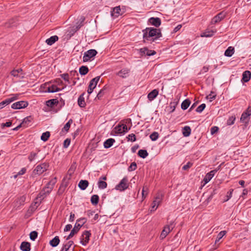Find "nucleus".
Segmentation results:
<instances>
[{
  "label": "nucleus",
  "mask_w": 251,
  "mask_h": 251,
  "mask_svg": "<svg viewBox=\"0 0 251 251\" xmlns=\"http://www.w3.org/2000/svg\"><path fill=\"white\" fill-rule=\"evenodd\" d=\"M143 32V42L147 41L151 42L155 41L157 39L162 37L161 30L159 28L153 27H147L142 30Z\"/></svg>",
  "instance_id": "obj_1"
},
{
  "label": "nucleus",
  "mask_w": 251,
  "mask_h": 251,
  "mask_svg": "<svg viewBox=\"0 0 251 251\" xmlns=\"http://www.w3.org/2000/svg\"><path fill=\"white\" fill-rule=\"evenodd\" d=\"M87 219L85 218H81L78 219L75 223V226L72 231H74V232L75 234H76L80 229V228L86 223Z\"/></svg>",
  "instance_id": "obj_2"
},
{
  "label": "nucleus",
  "mask_w": 251,
  "mask_h": 251,
  "mask_svg": "<svg viewBox=\"0 0 251 251\" xmlns=\"http://www.w3.org/2000/svg\"><path fill=\"white\" fill-rule=\"evenodd\" d=\"M98 52L94 49H91L85 52L83 57V61L87 62L90 59L95 57L97 54Z\"/></svg>",
  "instance_id": "obj_3"
},
{
  "label": "nucleus",
  "mask_w": 251,
  "mask_h": 251,
  "mask_svg": "<svg viewBox=\"0 0 251 251\" xmlns=\"http://www.w3.org/2000/svg\"><path fill=\"white\" fill-rule=\"evenodd\" d=\"M128 179L126 177H124L120 182L116 186L115 189L120 191H123L126 189L128 187L127 183Z\"/></svg>",
  "instance_id": "obj_4"
},
{
  "label": "nucleus",
  "mask_w": 251,
  "mask_h": 251,
  "mask_svg": "<svg viewBox=\"0 0 251 251\" xmlns=\"http://www.w3.org/2000/svg\"><path fill=\"white\" fill-rule=\"evenodd\" d=\"M100 79V76H98L90 80L87 90V92L89 94H91L92 93L93 90L96 88Z\"/></svg>",
  "instance_id": "obj_5"
},
{
  "label": "nucleus",
  "mask_w": 251,
  "mask_h": 251,
  "mask_svg": "<svg viewBox=\"0 0 251 251\" xmlns=\"http://www.w3.org/2000/svg\"><path fill=\"white\" fill-rule=\"evenodd\" d=\"M91 235L90 231L85 230L83 232L80 238V243L83 246H86L89 242Z\"/></svg>",
  "instance_id": "obj_6"
},
{
  "label": "nucleus",
  "mask_w": 251,
  "mask_h": 251,
  "mask_svg": "<svg viewBox=\"0 0 251 251\" xmlns=\"http://www.w3.org/2000/svg\"><path fill=\"white\" fill-rule=\"evenodd\" d=\"M28 105L27 101L22 100L13 103L11 108L14 109H20L26 107Z\"/></svg>",
  "instance_id": "obj_7"
},
{
  "label": "nucleus",
  "mask_w": 251,
  "mask_h": 251,
  "mask_svg": "<svg viewBox=\"0 0 251 251\" xmlns=\"http://www.w3.org/2000/svg\"><path fill=\"white\" fill-rule=\"evenodd\" d=\"M225 17L226 13L224 11L221 12L212 19L211 24L215 25L223 20Z\"/></svg>",
  "instance_id": "obj_8"
},
{
  "label": "nucleus",
  "mask_w": 251,
  "mask_h": 251,
  "mask_svg": "<svg viewBox=\"0 0 251 251\" xmlns=\"http://www.w3.org/2000/svg\"><path fill=\"white\" fill-rule=\"evenodd\" d=\"M51 182V181L49 182L47 185V188H50V190L46 191L45 189L42 190L38 195L37 198H39L40 200H42L46 197L47 195H48L50 193L53 188L52 186L51 187H50L49 186Z\"/></svg>",
  "instance_id": "obj_9"
},
{
  "label": "nucleus",
  "mask_w": 251,
  "mask_h": 251,
  "mask_svg": "<svg viewBox=\"0 0 251 251\" xmlns=\"http://www.w3.org/2000/svg\"><path fill=\"white\" fill-rule=\"evenodd\" d=\"M48 166L46 163H43L41 165H39L36 166L34 170V172L35 174L41 175L43 174L47 170Z\"/></svg>",
  "instance_id": "obj_10"
},
{
  "label": "nucleus",
  "mask_w": 251,
  "mask_h": 251,
  "mask_svg": "<svg viewBox=\"0 0 251 251\" xmlns=\"http://www.w3.org/2000/svg\"><path fill=\"white\" fill-rule=\"evenodd\" d=\"M139 52L141 56L147 55V56H151L155 55L156 52L154 50H150L147 47L141 48L139 50Z\"/></svg>",
  "instance_id": "obj_11"
},
{
  "label": "nucleus",
  "mask_w": 251,
  "mask_h": 251,
  "mask_svg": "<svg viewBox=\"0 0 251 251\" xmlns=\"http://www.w3.org/2000/svg\"><path fill=\"white\" fill-rule=\"evenodd\" d=\"M149 22L156 27H158L161 23V19L158 17H151L149 19Z\"/></svg>",
  "instance_id": "obj_12"
},
{
  "label": "nucleus",
  "mask_w": 251,
  "mask_h": 251,
  "mask_svg": "<svg viewBox=\"0 0 251 251\" xmlns=\"http://www.w3.org/2000/svg\"><path fill=\"white\" fill-rule=\"evenodd\" d=\"M217 171L218 169L212 170L205 175L203 179V181L205 184L208 183L212 179Z\"/></svg>",
  "instance_id": "obj_13"
},
{
  "label": "nucleus",
  "mask_w": 251,
  "mask_h": 251,
  "mask_svg": "<svg viewBox=\"0 0 251 251\" xmlns=\"http://www.w3.org/2000/svg\"><path fill=\"white\" fill-rule=\"evenodd\" d=\"M172 226V224H171L170 225H167L164 227L160 236V237L161 239H164L168 235V234L171 231L172 229H170V227Z\"/></svg>",
  "instance_id": "obj_14"
},
{
  "label": "nucleus",
  "mask_w": 251,
  "mask_h": 251,
  "mask_svg": "<svg viewBox=\"0 0 251 251\" xmlns=\"http://www.w3.org/2000/svg\"><path fill=\"white\" fill-rule=\"evenodd\" d=\"M130 70L127 68L122 69L117 73V75L122 78H126L129 75Z\"/></svg>",
  "instance_id": "obj_15"
},
{
  "label": "nucleus",
  "mask_w": 251,
  "mask_h": 251,
  "mask_svg": "<svg viewBox=\"0 0 251 251\" xmlns=\"http://www.w3.org/2000/svg\"><path fill=\"white\" fill-rule=\"evenodd\" d=\"M20 248L22 251H30L31 250V244L29 242L23 241L22 242Z\"/></svg>",
  "instance_id": "obj_16"
},
{
  "label": "nucleus",
  "mask_w": 251,
  "mask_h": 251,
  "mask_svg": "<svg viewBox=\"0 0 251 251\" xmlns=\"http://www.w3.org/2000/svg\"><path fill=\"white\" fill-rule=\"evenodd\" d=\"M121 8L120 6L112 8L111 11V15L114 18H117L121 14Z\"/></svg>",
  "instance_id": "obj_17"
},
{
  "label": "nucleus",
  "mask_w": 251,
  "mask_h": 251,
  "mask_svg": "<svg viewBox=\"0 0 251 251\" xmlns=\"http://www.w3.org/2000/svg\"><path fill=\"white\" fill-rule=\"evenodd\" d=\"M158 95V91L157 89H154L148 94V98L149 100L151 101L154 100Z\"/></svg>",
  "instance_id": "obj_18"
},
{
  "label": "nucleus",
  "mask_w": 251,
  "mask_h": 251,
  "mask_svg": "<svg viewBox=\"0 0 251 251\" xmlns=\"http://www.w3.org/2000/svg\"><path fill=\"white\" fill-rule=\"evenodd\" d=\"M58 37L57 35H54L51 36L50 38L47 39L46 40V43L50 46L53 44L55 42L58 41Z\"/></svg>",
  "instance_id": "obj_19"
},
{
  "label": "nucleus",
  "mask_w": 251,
  "mask_h": 251,
  "mask_svg": "<svg viewBox=\"0 0 251 251\" xmlns=\"http://www.w3.org/2000/svg\"><path fill=\"white\" fill-rule=\"evenodd\" d=\"M40 151V150L38 149H36V151H32L30 152L28 156V159L29 161L32 162L33 161L35 158L37 157L38 153Z\"/></svg>",
  "instance_id": "obj_20"
},
{
  "label": "nucleus",
  "mask_w": 251,
  "mask_h": 251,
  "mask_svg": "<svg viewBox=\"0 0 251 251\" xmlns=\"http://www.w3.org/2000/svg\"><path fill=\"white\" fill-rule=\"evenodd\" d=\"M84 94L85 93H83L81 95H80L77 100V103L78 105L82 108L84 107L86 105L84 98Z\"/></svg>",
  "instance_id": "obj_21"
},
{
  "label": "nucleus",
  "mask_w": 251,
  "mask_h": 251,
  "mask_svg": "<svg viewBox=\"0 0 251 251\" xmlns=\"http://www.w3.org/2000/svg\"><path fill=\"white\" fill-rule=\"evenodd\" d=\"M75 165H72L70 169H69L67 175L64 178L63 180H64L66 178H67L68 179H70L72 176V175L74 174L75 171Z\"/></svg>",
  "instance_id": "obj_22"
},
{
  "label": "nucleus",
  "mask_w": 251,
  "mask_h": 251,
  "mask_svg": "<svg viewBox=\"0 0 251 251\" xmlns=\"http://www.w3.org/2000/svg\"><path fill=\"white\" fill-rule=\"evenodd\" d=\"M88 185H89V182L87 180H81L79 181V182L78 184V186L81 190H84L88 186Z\"/></svg>",
  "instance_id": "obj_23"
},
{
  "label": "nucleus",
  "mask_w": 251,
  "mask_h": 251,
  "mask_svg": "<svg viewBox=\"0 0 251 251\" xmlns=\"http://www.w3.org/2000/svg\"><path fill=\"white\" fill-rule=\"evenodd\" d=\"M32 120L33 118L31 116H27L24 118L23 122L21 123L23 126L25 127L28 126L29 124L32 122Z\"/></svg>",
  "instance_id": "obj_24"
},
{
  "label": "nucleus",
  "mask_w": 251,
  "mask_h": 251,
  "mask_svg": "<svg viewBox=\"0 0 251 251\" xmlns=\"http://www.w3.org/2000/svg\"><path fill=\"white\" fill-rule=\"evenodd\" d=\"M251 77V73L249 71H246L243 74L242 80L245 82H248Z\"/></svg>",
  "instance_id": "obj_25"
},
{
  "label": "nucleus",
  "mask_w": 251,
  "mask_h": 251,
  "mask_svg": "<svg viewBox=\"0 0 251 251\" xmlns=\"http://www.w3.org/2000/svg\"><path fill=\"white\" fill-rule=\"evenodd\" d=\"M216 32V30H206L204 32L201 34V37H212L215 33Z\"/></svg>",
  "instance_id": "obj_26"
},
{
  "label": "nucleus",
  "mask_w": 251,
  "mask_h": 251,
  "mask_svg": "<svg viewBox=\"0 0 251 251\" xmlns=\"http://www.w3.org/2000/svg\"><path fill=\"white\" fill-rule=\"evenodd\" d=\"M115 142V139L113 138H109L107 139L103 143L104 148L108 149L110 148Z\"/></svg>",
  "instance_id": "obj_27"
},
{
  "label": "nucleus",
  "mask_w": 251,
  "mask_h": 251,
  "mask_svg": "<svg viewBox=\"0 0 251 251\" xmlns=\"http://www.w3.org/2000/svg\"><path fill=\"white\" fill-rule=\"evenodd\" d=\"M59 103V101L57 99H53L48 100L46 101V105L48 107H53L55 105H57Z\"/></svg>",
  "instance_id": "obj_28"
},
{
  "label": "nucleus",
  "mask_w": 251,
  "mask_h": 251,
  "mask_svg": "<svg viewBox=\"0 0 251 251\" xmlns=\"http://www.w3.org/2000/svg\"><path fill=\"white\" fill-rule=\"evenodd\" d=\"M60 243V239L58 236H56L50 241V245L52 247H56Z\"/></svg>",
  "instance_id": "obj_29"
},
{
  "label": "nucleus",
  "mask_w": 251,
  "mask_h": 251,
  "mask_svg": "<svg viewBox=\"0 0 251 251\" xmlns=\"http://www.w3.org/2000/svg\"><path fill=\"white\" fill-rule=\"evenodd\" d=\"M182 134L184 137H188L191 133V129L189 126H185L182 128Z\"/></svg>",
  "instance_id": "obj_30"
},
{
  "label": "nucleus",
  "mask_w": 251,
  "mask_h": 251,
  "mask_svg": "<svg viewBox=\"0 0 251 251\" xmlns=\"http://www.w3.org/2000/svg\"><path fill=\"white\" fill-rule=\"evenodd\" d=\"M85 20V18L84 16H81L80 17L79 20L80 21V24L76 26L75 28L73 30L72 33H71V34L70 35V37H71V36H72L74 34V33H75L77 30H78L80 28V27H81L83 25V23L84 22Z\"/></svg>",
  "instance_id": "obj_31"
},
{
  "label": "nucleus",
  "mask_w": 251,
  "mask_h": 251,
  "mask_svg": "<svg viewBox=\"0 0 251 251\" xmlns=\"http://www.w3.org/2000/svg\"><path fill=\"white\" fill-rule=\"evenodd\" d=\"M61 89L57 87L55 85H52L51 86H49L46 92L48 93H53L60 91Z\"/></svg>",
  "instance_id": "obj_32"
},
{
  "label": "nucleus",
  "mask_w": 251,
  "mask_h": 251,
  "mask_svg": "<svg viewBox=\"0 0 251 251\" xmlns=\"http://www.w3.org/2000/svg\"><path fill=\"white\" fill-rule=\"evenodd\" d=\"M234 48L232 47H229L225 52V55L227 57H231L234 52Z\"/></svg>",
  "instance_id": "obj_33"
},
{
  "label": "nucleus",
  "mask_w": 251,
  "mask_h": 251,
  "mask_svg": "<svg viewBox=\"0 0 251 251\" xmlns=\"http://www.w3.org/2000/svg\"><path fill=\"white\" fill-rule=\"evenodd\" d=\"M89 72V69L86 66H82L79 69V73L81 75H85Z\"/></svg>",
  "instance_id": "obj_34"
},
{
  "label": "nucleus",
  "mask_w": 251,
  "mask_h": 251,
  "mask_svg": "<svg viewBox=\"0 0 251 251\" xmlns=\"http://www.w3.org/2000/svg\"><path fill=\"white\" fill-rule=\"evenodd\" d=\"M191 104V101L189 99H186L183 101L181 103V109L183 110H186L190 104Z\"/></svg>",
  "instance_id": "obj_35"
},
{
  "label": "nucleus",
  "mask_w": 251,
  "mask_h": 251,
  "mask_svg": "<svg viewBox=\"0 0 251 251\" xmlns=\"http://www.w3.org/2000/svg\"><path fill=\"white\" fill-rule=\"evenodd\" d=\"M99 201V197L97 195H94L91 198V202L94 205H96Z\"/></svg>",
  "instance_id": "obj_36"
},
{
  "label": "nucleus",
  "mask_w": 251,
  "mask_h": 251,
  "mask_svg": "<svg viewBox=\"0 0 251 251\" xmlns=\"http://www.w3.org/2000/svg\"><path fill=\"white\" fill-rule=\"evenodd\" d=\"M73 244V241H69L67 244L63 245L61 251H68Z\"/></svg>",
  "instance_id": "obj_37"
},
{
  "label": "nucleus",
  "mask_w": 251,
  "mask_h": 251,
  "mask_svg": "<svg viewBox=\"0 0 251 251\" xmlns=\"http://www.w3.org/2000/svg\"><path fill=\"white\" fill-rule=\"evenodd\" d=\"M138 155L142 158H145L148 156L149 153L146 150H140L138 151Z\"/></svg>",
  "instance_id": "obj_38"
},
{
  "label": "nucleus",
  "mask_w": 251,
  "mask_h": 251,
  "mask_svg": "<svg viewBox=\"0 0 251 251\" xmlns=\"http://www.w3.org/2000/svg\"><path fill=\"white\" fill-rule=\"evenodd\" d=\"M73 120L72 119H70L62 129V131H65L66 132H68L69 130L71 125L73 123Z\"/></svg>",
  "instance_id": "obj_39"
},
{
  "label": "nucleus",
  "mask_w": 251,
  "mask_h": 251,
  "mask_svg": "<svg viewBox=\"0 0 251 251\" xmlns=\"http://www.w3.org/2000/svg\"><path fill=\"white\" fill-rule=\"evenodd\" d=\"M50 135V134L49 131H46L45 132H44L42 133V134L41 136V139L43 141L46 142L49 139Z\"/></svg>",
  "instance_id": "obj_40"
},
{
  "label": "nucleus",
  "mask_w": 251,
  "mask_h": 251,
  "mask_svg": "<svg viewBox=\"0 0 251 251\" xmlns=\"http://www.w3.org/2000/svg\"><path fill=\"white\" fill-rule=\"evenodd\" d=\"M226 230H223L219 232L217 236L215 244H216L220 241V240L222 239L223 237L226 234Z\"/></svg>",
  "instance_id": "obj_41"
},
{
  "label": "nucleus",
  "mask_w": 251,
  "mask_h": 251,
  "mask_svg": "<svg viewBox=\"0 0 251 251\" xmlns=\"http://www.w3.org/2000/svg\"><path fill=\"white\" fill-rule=\"evenodd\" d=\"M98 185L100 189H103L107 187V184L105 181H102L101 180H99L98 182Z\"/></svg>",
  "instance_id": "obj_42"
},
{
  "label": "nucleus",
  "mask_w": 251,
  "mask_h": 251,
  "mask_svg": "<svg viewBox=\"0 0 251 251\" xmlns=\"http://www.w3.org/2000/svg\"><path fill=\"white\" fill-rule=\"evenodd\" d=\"M119 128L118 129V133H122L123 132H126L128 131V128H127V126L126 125H123V130H122L121 129V126H118V127H116L115 128L117 129V128Z\"/></svg>",
  "instance_id": "obj_43"
},
{
  "label": "nucleus",
  "mask_w": 251,
  "mask_h": 251,
  "mask_svg": "<svg viewBox=\"0 0 251 251\" xmlns=\"http://www.w3.org/2000/svg\"><path fill=\"white\" fill-rule=\"evenodd\" d=\"M67 186V184H64L63 183H62L61 184V185L60 186L59 189L58 190V192H57L58 195H62L64 193Z\"/></svg>",
  "instance_id": "obj_44"
},
{
  "label": "nucleus",
  "mask_w": 251,
  "mask_h": 251,
  "mask_svg": "<svg viewBox=\"0 0 251 251\" xmlns=\"http://www.w3.org/2000/svg\"><path fill=\"white\" fill-rule=\"evenodd\" d=\"M249 117V114H247V113L244 112L241 115L240 120L243 123H247L248 122V118Z\"/></svg>",
  "instance_id": "obj_45"
},
{
  "label": "nucleus",
  "mask_w": 251,
  "mask_h": 251,
  "mask_svg": "<svg viewBox=\"0 0 251 251\" xmlns=\"http://www.w3.org/2000/svg\"><path fill=\"white\" fill-rule=\"evenodd\" d=\"M178 103V100L177 99H175L173 102H171L170 103V107L172 108L171 112H174L176 109V107Z\"/></svg>",
  "instance_id": "obj_46"
},
{
  "label": "nucleus",
  "mask_w": 251,
  "mask_h": 251,
  "mask_svg": "<svg viewBox=\"0 0 251 251\" xmlns=\"http://www.w3.org/2000/svg\"><path fill=\"white\" fill-rule=\"evenodd\" d=\"M38 236V232L36 231H31L29 234L30 239L32 241H35Z\"/></svg>",
  "instance_id": "obj_47"
},
{
  "label": "nucleus",
  "mask_w": 251,
  "mask_h": 251,
  "mask_svg": "<svg viewBox=\"0 0 251 251\" xmlns=\"http://www.w3.org/2000/svg\"><path fill=\"white\" fill-rule=\"evenodd\" d=\"M159 137V134L157 132H152L150 136V138L153 141H156Z\"/></svg>",
  "instance_id": "obj_48"
},
{
  "label": "nucleus",
  "mask_w": 251,
  "mask_h": 251,
  "mask_svg": "<svg viewBox=\"0 0 251 251\" xmlns=\"http://www.w3.org/2000/svg\"><path fill=\"white\" fill-rule=\"evenodd\" d=\"M216 97V94L215 92L211 91L210 94L206 97V99H210V101H211L212 100H215Z\"/></svg>",
  "instance_id": "obj_49"
},
{
  "label": "nucleus",
  "mask_w": 251,
  "mask_h": 251,
  "mask_svg": "<svg viewBox=\"0 0 251 251\" xmlns=\"http://www.w3.org/2000/svg\"><path fill=\"white\" fill-rule=\"evenodd\" d=\"M148 187L147 186H144L143 187L142 192V198L144 199L145 198L148 194Z\"/></svg>",
  "instance_id": "obj_50"
},
{
  "label": "nucleus",
  "mask_w": 251,
  "mask_h": 251,
  "mask_svg": "<svg viewBox=\"0 0 251 251\" xmlns=\"http://www.w3.org/2000/svg\"><path fill=\"white\" fill-rule=\"evenodd\" d=\"M206 105L205 103H202L196 109V111L198 113H201L205 109Z\"/></svg>",
  "instance_id": "obj_51"
},
{
  "label": "nucleus",
  "mask_w": 251,
  "mask_h": 251,
  "mask_svg": "<svg viewBox=\"0 0 251 251\" xmlns=\"http://www.w3.org/2000/svg\"><path fill=\"white\" fill-rule=\"evenodd\" d=\"M106 91V88H103V89H101L100 92L98 93V94H97V98L99 99V100H100L101 99V98L103 97V96L104 95V93H105V92Z\"/></svg>",
  "instance_id": "obj_52"
},
{
  "label": "nucleus",
  "mask_w": 251,
  "mask_h": 251,
  "mask_svg": "<svg viewBox=\"0 0 251 251\" xmlns=\"http://www.w3.org/2000/svg\"><path fill=\"white\" fill-rule=\"evenodd\" d=\"M10 74L14 76L17 77H21V75L19 74V72L17 71L16 70H13L10 72ZM23 76H22L21 77H23Z\"/></svg>",
  "instance_id": "obj_53"
},
{
  "label": "nucleus",
  "mask_w": 251,
  "mask_h": 251,
  "mask_svg": "<svg viewBox=\"0 0 251 251\" xmlns=\"http://www.w3.org/2000/svg\"><path fill=\"white\" fill-rule=\"evenodd\" d=\"M62 78H63L65 81H67L68 84L70 83V80H69V75L67 73L61 74L60 75Z\"/></svg>",
  "instance_id": "obj_54"
},
{
  "label": "nucleus",
  "mask_w": 251,
  "mask_h": 251,
  "mask_svg": "<svg viewBox=\"0 0 251 251\" xmlns=\"http://www.w3.org/2000/svg\"><path fill=\"white\" fill-rule=\"evenodd\" d=\"M235 120V117L234 116L230 117L227 121V125L228 126H231L234 123V121Z\"/></svg>",
  "instance_id": "obj_55"
},
{
  "label": "nucleus",
  "mask_w": 251,
  "mask_h": 251,
  "mask_svg": "<svg viewBox=\"0 0 251 251\" xmlns=\"http://www.w3.org/2000/svg\"><path fill=\"white\" fill-rule=\"evenodd\" d=\"M126 138H127L128 141H130L131 142H134L136 140V136L133 133L129 134Z\"/></svg>",
  "instance_id": "obj_56"
},
{
  "label": "nucleus",
  "mask_w": 251,
  "mask_h": 251,
  "mask_svg": "<svg viewBox=\"0 0 251 251\" xmlns=\"http://www.w3.org/2000/svg\"><path fill=\"white\" fill-rule=\"evenodd\" d=\"M15 21L14 19H12L10 20L8 22L5 23V26L7 27H11L14 25V24L15 23Z\"/></svg>",
  "instance_id": "obj_57"
},
{
  "label": "nucleus",
  "mask_w": 251,
  "mask_h": 251,
  "mask_svg": "<svg viewBox=\"0 0 251 251\" xmlns=\"http://www.w3.org/2000/svg\"><path fill=\"white\" fill-rule=\"evenodd\" d=\"M136 168H137V164L135 162H134L131 163L130 165L129 166V167L128 168V171L131 172V171H134L135 170H136Z\"/></svg>",
  "instance_id": "obj_58"
},
{
  "label": "nucleus",
  "mask_w": 251,
  "mask_h": 251,
  "mask_svg": "<svg viewBox=\"0 0 251 251\" xmlns=\"http://www.w3.org/2000/svg\"><path fill=\"white\" fill-rule=\"evenodd\" d=\"M159 203H160L159 201H157V200H154L152 203V210H151V211H154L155 210H156V208H157V206L159 205Z\"/></svg>",
  "instance_id": "obj_59"
},
{
  "label": "nucleus",
  "mask_w": 251,
  "mask_h": 251,
  "mask_svg": "<svg viewBox=\"0 0 251 251\" xmlns=\"http://www.w3.org/2000/svg\"><path fill=\"white\" fill-rule=\"evenodd\" d=\"M233 191V189H231L227 193L226 199L224 200V202L228 201L231 198Z\"/></svg>",
  "instance_id": "obj_60"
},
{
  "label": "nucleus",
  "mask_w": 251,
  "mask_h": 251,
  "mask_svg": "<svg viewBox=\"0 0 251 251\" xmlns=\"http://www.w3.org/2000/svg\"><path fill=\"white\" fill-rule=\"evenodd\" d=\"M12 95L13 96V97L9 98V99H7L8 101H9V103H11V102L17 100L18 98V97L19 96V94H13Z\"/></svg>",
  "instance_id": "obj_61"
},
{
  "label": "nucleus",
  "mask_w": 251,
  "mask_h": 251,
  "mask_svg": "<svg viewBox=\"0 0 251 251\" xmlns=\"http://www.w3.org/2000/svg\"><path fill=\"white\" fill-rule=\"evenodd\" d=\"M193 163L191 162H188L186 165H184L182 167V170H188L190 168H191L193 166Z\"/></svg>",
  "instance_id": "obj_62"
},
{
  "label": "nucleus",
  "mask_w": 251,
  "mask_h": 251,
  "mask_svg": "<svg viewBox=\"0 0 251 251\" xmlns=\"http://www.w3.org/2000/svg\"><path fill=\"white\" fill-rule=\"evenodd\" d=\"M70 143H71V139L69 138H67L64 141L63 147L64 148H67L69 146Z\"/></svg>",
  "instance_id": "obj_63"
},
{
  "label": "nucleus",
  "mask_w": 251,
  "mask_h": 251,
  "mask_svg": "<svg viewBox=\"0 0 251 251\" xmlns=\"http://www.w3.org/2000/svg\"><path fill=\"white\" fill-rule=\"evenodd\" d=\"M9 104V101L7 99L5 100L2 102H0V110L2 109L4 106L7 105Z\"/></svg>",
  "instance_id": "obj_64"
}]
</instances>
